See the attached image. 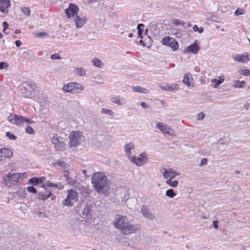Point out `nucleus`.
<instances>
[{
    "mask_svg": "<svg viewBox=\"0 0 250 250\" xmlns=\"http://www.w3.org/2000/svg\"><path fill=\"white\" fill-rule=\"evenodd\" d=\"M69 172L67 171H65L64 176L66 177V180H67L68 183L70 185L73 186L74 185V184L75 183V182L72 178L69 177Z\"/></svg>",
    "mask_w": 250,
    "mask_h": 250,
    "instance_id": "32",
    "label": "nucleus"
},
{
    "mask_svg": "<svg viewBox=\"0 0 250 250\" xmlns=\"http://www.w3.org/2000/svg\"><path fill=\"white\" fill-rule=\"evenodd\" d=\"M92 183L94 188H105L108 184V179L103 173L95 172L92 177Z\"/></svg>",
    "mask_w": 250,
    "mask_h": 250,
    "instance_id": "2",
    "label": "nucleus"
},
{
    "mask_svg": "<svg viewBox=\"0 0 250 250\" xmlns=\"http://www.w3.org/2000/svg\"><path fill=\"white\" fill-rule=\"evenodd\" d=\"M245 14V10L241 8H237L234 12L235 15H240Z\"/></svg>",
    "mask_w": 250,
    "mask_h": 250,
    "instance_id": "40",
    "label": "nucleus"
},
{
    "mask_svg": "<svg viewBox=\"0 0 250 250\" xmlns=\"http://www.w3.org/2000/svg\"><path fill=\"white\" fill-rule=\"evenodd\" d=\"M192 80L193 79L190 73H188L184 75L183 82L186 85L189 86L190 85V83Z\"/></svg>",
    "mask_w": 250,
    "mask_h": 250,
    "instance_id": "22",
    "label": "nucleus"
},
{
    "mask_svg": "<svg viewBox=\"0 0 250 250\" xmlns=\"http://www.w3.org/2000/svg\"><path fill=\"white\" fill-rule=\"evenodd\" d=\"M208 162V160L206 158H203L201 162V164H200V166H203L204 165L207 164Z\"/></svg>",
    "mask_w": 250,
    "mask_h": 250,
    "instance_id": "52",
    "label": "nucleus"
},
{
    "mask_svg": "<svg viewBox=\"0 0 250 250\" xmlns=\"http://www.w3.org/2000/svg\"><path fill=\"white\" fill-rule=\"evenodd\" d=\"M83 89V88L81 84L77 83H69L64 85L63 87V91L66 93H79Z\"/></svg>",
    "mask_w": 250,
    "mask_h": 250,
    "instance_id": "6",
    "label": "nucleus"
},
{
    "mask_svg": "<svg viewBox=\"0 0 250 250\" xmlns=\"http://www.w3.org/2000/svg\"><path fill=\"white\" fill-rule=\"evenodd\" d=\"M21 32V30L20 29H17L15 31V33L16 34H19Z\"/></svg>",
    "mask_w": 250,
    "mask_h": 250,
    "instance_id": "62",
    "label": "nucleus"
},
{
    "mask_svg": "<svg viewBox=\"0 0 250 250\" xmlns=\"http://www.w3.org/2000/svg\"><path fill=\"white\" fill-rule=\"evenodd\" d=\"M7 120L12 124L19 126L23 125L24 123L33 124L34 121L29 118H25L22 116L18 115L14 113H10L7 118Z\"/></svg>",
    "mask_w": 250,
    "mask_h": 250,
    "instance_id": "3",
    "label": "nucleus"
},
{
    "mask_svg": "<svg viewBox=\"0 0 250 250\" xmlns=\"http://www.w3.org/2000/svg\"><path fill=\"white\" fill-rule=\"evenodd\" d=\"M246 84V82L244 81H240L239 80H236L234 82L233 87L234 88H242Z\"/></svg>",
    "mask_w": 250,
    "mask_h": 250,
    "instance_id": "29",
    "label": "nucleus"
},
{
    "mask_svg": "<svg viewBox=\"0 0 250 250\" xmlns=\"http://www.w3.org/2000/svg\"><path fill=\"white\" fill-rule=\"evenodd\" d=\"M134 147V144L131 143L127 144L125 146V152L129 157L131 156V150L133 149Z\"/></svg>",
    "mask_w": 250,
    "mask_h": 250,
    "instance_id": "25",
    "label": "nucleus"
},
{
    "mask_svg": "<svg viewBox=\"0 0 250 250\" xmlns=\"http://www.w3.org/2000/svg\"><path fill=\"white\" fill-rule=\"evenodd\" d=\"M25 188H19L18 190L14 192V197L24 198L26 197Z\"/></svg>",
    "mask_w": 250,
    "mask_h": 250,
    "instance_id": "26",
    "label": "nucleus"
},
{
    "mask_svg": "<svg viewBox=\"0 0 250 250\" xmlns=\"http://www.w3.org/2000/svg\"><path fill=\"white\" fill-rule=\"evenodd\" d=\"M124 244L125 246H130L129 242H127V241H124Z\"/></svg>",
    "mask_w": 250,
    "mask_h": 250,
    "instance_id": "60",
    "label": "nucleus"
},
{
    "mask_svg": "<svg viewBox=\"0 0 250 250\" xmlns=\"http://www.w3.org/2000/svg\"><path fill=\"white\" fill-rule=\"evenodd\" d=\"M218 222L217 221H213V225L215 229H217L219 228L218 225H217Z\"/></svg>",
    "mask_w": 250,
    "mask_h": 250,
    "instance_id": "54",
    "label": "nucleus"
},
{
    "mask_svg": "<svg viewBox=\"0 0 250 250\" xmlns=\"http://www.w3.org/2000/svg\"><path fill=\"white\" fill-rule=\"evenodd\" d=\"M162 43L164 45L170 47L174 51H176L179 48V44L177 41L174 38L169 36L163 38L162 40Z\"/></svg>",
    "mask_w": 250,
    "mask_h": 250,
    "instance_id": "8",
    "label": "nucleus"
},
{
    "mask_svg": "<svg viewBox=\"0 0 250 250\" xmlns=\"http://www.w3.org/2000/svg\"><path fill=\"white\" fill-rule=\"evenodd\" d=\"M240 74L245 76H250V70L247 69H242Z\"/></svg>",
    "mask_w": 250,
    "mask_h": 250,
    "instance_id": "43",
    "label": "nucleus"
},
{
    "mask_svg": "<svg viewBox=\"0 0 250 250\" xmlns=\"http://www.w3.org/2000/svg\"><path fill=\"white\" fill-rule=\"evenodd\" d=\"M111 101L112 103L117 104L119 105L122 104L121 101L120 99V97L118 96L112 97L111 99Z\"/></svg>",
    "mask_w": 250,
    "mask_h": 250,
    "instance_id": "37",
    "label": "nucleus"
},
{
    "mask_svg": "<svg viewBox=\"0 0 250 250\" xmlns=\"http://www.w3.org/2000/svg\"><path fill=\"white\" fill-rule=\"evenodd\" d=\"M34 35L36 37L41 38L46 35V34L44 32L35 33Z\"/></svg>",
    "mask_w": 250,
    "mask_h": 250,
    "instance_id": "47",
    "label": "nucleus"
},
{
    "mask_svg": "<svg viewBox=\"0 0 250 250\" xmlns=\"http://www.w3.org/2000/svg\"><path fill=\"white\" fill-rule=\"evenodd\" d=\"M198 29H199V27H198V26L197 25H195L193 27V30L195 32L198 31Z\"/></svg>",
    "mask_w": 250,
    "mask_h": 250,
    "instance_id": "58",
    "label": "nucleus"
},
{
    "mask_svg": "<svg viewBox=\"0 0 250 250\" xmlns=\"http://www.w3.org/2000/svg\"><path fill=\"white\" fill-rule=\"evenodd\" d=\"M102 112L104 114H108L109 115H113V112L112 110L110 109L103 108L102 110Z\"/></svg>",
    "mask_w": 250,
    "mask_h": 250,
    "instance_id": "42",
    "label": "nucleus"
},
{
    "mask_svg": "<svg viewBox=\"0 0 250 250\" xmlns=\"http://www.w3.org/2000/svg\"><path fill=\"white\" fill-rule=\"evenodd\" d=\"M26 174V172L18 173L9 172L4 177V179L6 182L15 185L17 183L21 182Z\"/></svg>",
    "mask_w": 250,
    "mask_h": 250,
    "instance_id": "4",
    "label": "nucleus"
},
{
    "mask_svg": "<svg viewBox=\"0 0 250 250\" xmlns=\"http://www.w3.org/2000/svg\"><path fill=\"white\" fill-rule=\"evenodd\" d=\"M205 117V114L203 112L199 113L198 114V120H202Z\"/></svg>",
    "mask_w": 250,
    "mask_h": 250,
    "instance_id": "50",
    "label": "nucleus"
},
{
    "mask_svg": "<svg viewBox=\"0 0 250 250\" xmlns=\"http://www.w3.org/2000/svg\"><path fill=\"white\" fill-rule=\"evenodd\" d=\"M66 165H67V164L64 161L57 162V163H55L54 164V166H58L61 167H65Z\"/></svg>",
    "mask_w": 250,
    "mask_h": 250,
    "instance_id": "45",
    "label": "nucleus"
},
{
    "mask_svg": "<svg viewBox=\"0 0 250 250\" xmlns=\"http://www.w3.org/2000/svg\"><path fill=\"white\" fill-rule=\"evenodd\" d=\"M141 212L143 215L149 220H153L155 218V216L148 210L146 207L143 206L141 209Z\"/></svg>",
    "mask_w": 250,
    "mask_h": 250,
    "instance_id": "19",
    "label": "nucleus"
},
{
    "mask_svg": "<svg viewBox=\"0 0 250 250\" xmlns=\"http://www.w3.org/2000/svg\"><path fill=\"white\" fill-rule=\"evenodd\" d=\"M11 6L10 0H0V11L5 14H7L9 9Z\"/></svg>",
    "mask_w": 250,
    "mask_h": 250,
    "instance_id": "13",
    "label": "nucleus"
},
{
    "mask_svg": "<svg viewBox=\"0 0 250 250\" xmlns=\"http://www.w3.org/2000/svg\"><path fill=\"white\" fill-rule=\"evenodd\" d=\"M172 22L173 24H174V25H179L180 24H182L183 25H184V23L181 22L179 21V20H177V19H174V20H172Z\"/></svg>",
    "mask_w": 250,
    "mask_h": 250,
    "instance_id": "49",
    "label": "nucleus"
},
{
    "mask_svg": "<svg viewBox=\"0 0 250 250\" xmlns=\"http://www.w3.org/2000/svg\"><path fill=\"white\" fill-rule=\"evenodd\" d=\"M6 135L7 137L9 138V139L13 140L17 139V137L10 132H7L6 133Z\"/></svg>",
    "mask_w": 250,
    "mask_h": 250,
    "instance_id": "41",
    "label": "nucleus"
},
{
    "mask_svg": "<svg viewBox=\"0 0 250 250\" xmlns=\"http://www.w3.org/2000/svg\"><path fill=\"white\" fill-rule=\"evenodd\" d=\"M74 20L75 22L76 27L78 28H81L87 21L86 18H81L78 16H75Z\"/></svg>",
    "mask_w": 250,
    "mask_h": 250,
    "instance_id": "20",
    "label": "nucleus"
},
{
    "mask_svg": "<svg viewBox=\"0 0 250 250\" xmlns=\"http://www.w3.org/2000/svg\"><path fill=\"white\" fill-rule=\"evenodd\" d=\"M27 191L30 193H35L37 192L36 188H27Z\"/></svg>",
    "mask_w": 250,
    "mask_h": 250,
    "instance_id": "53",
    "label": "nucleus"
},
{
    "mask_svg": "<svg viewBox=\"0 0 250 250\" xmlns=\"http://www.w3.org/2000/svg\"><path fill=\"white\" fill-rule=\"evenodd\" d=\"M132 89L135 92H141L143 93H148L149 92V90L145 88L142 87L140 86H133L132 87Z\"/></svg>",
    "mask_w": 250,
    "mask_h": 250,
    "instance_id": "28",
    "label": "nucleus"
},
{
    "mask_svg": "<svg viewBox=\"0 0 250 250\" xmlns=\"http://www.w3.org/2000/svg\"><path fill=\"white\" fill-rule=\"evenodd\" d=\"M179 173L177 172L172 171L171 169L169 170H165L163 173V176L165 179H168L167 181V183L170 187H176L178 186V182L176 180L172 181V179L176 176L178 175Z\"/></svg>",
    "mask_w": 250,
    "mask_h": 250,
    "instance_id": "5",
    "label": "nucleus"
},
{
    "mask_svg": "<svg viewBox=\"0 0 250 250\" xmlns=\"http://www.w3.org/2000/svg\"><path fill=\"white\" fill-rule=\"evenodd\" d=\"M9 66L8 64L5 62H0V69H2L3 68L7 69Z\"/></svg>",
    "mask_w": 250,
    "mask_h": 250,
    "instance_id": "46",
    "label": "nucleus"
},
{
    "mask_svg": "<svg viewBox=\"0 0 250 250\" xmlns=\"http://www.w3.org/2000/svg\"><path fill=\"white\" fill-rule=\"evenodd\" d=\"M32 85L30 84H27V88L24 87L22 90V94L25 98H30L32 95V92L31 90H28V88H31Z\"/></svg>",
    "mask_w": 250,
    "mask_h": 250,
    "instance_id": "24",
    "label": "nucleus"
},
{
    "mask_svg": "<svg viewBox=\"0 0 250 250\" xmlns=\"http://www.w3.org/2000/svg\"><path fill=\"white\" fill-rule=\"evenodd\" d=\"M202 218L203 219H208V217H207V216H205H205H202Z\"/></svg>",
    "mask_w": 250,
    "mask_h": 250,
    "instance_id": "63",
    "label": "nucleus"
},
{
    "mask_svg": "<svg viewBox=\"0 0 250 250\" xmlns=\"http://www.w3.org/2000/svg\"><path fill=\"white\" fill-rule=\"evenodd\" d=\"M46 180V178L44 176L39 178L34 177L30 179L28 181V184L32 185L30 188H33V186H36L38 184H42Z\"/></svg>",
    "mask_w": 250,
    "mask_h": 250,
    "instance_id": "17",
    "label": "nucleus"
},
{
    "mask_svg": "<svg viewBox=\"0 0 250 250\" xmlns=\"http://www.w3.org/2000/svg\"><path fill=\"white\" fill-rule=\"evenodd\" d=\"M78 193L76 191L71 188L68 190V194L66 198L63 202L64 206H72L74 202L77 201Z\"/></svg>",
    "mask_w": 250,
    "mask_h": 250,
    "instance_id": "7",
    "label": "nucleus"
},
{
    "mask_svg": "<svg viewBox=\"0 0 250 250\" xmlns=\"http://www.w3.org/2000/svg\"><path fill=\"white\" fill-rule=\"evenodd\" d=\"M74 71L77 75L80 76H83L85 75V70L82 67L76 68Z\"/></svg>",
    "mask_w": 250,
    "mask_h": 250,
    "instance_id": "31",
    "label": "nucleus"
},
{
    "mask_svg": "<svg viewBox=\"0 0 250 250\" xmlns=\"http://www.w3.org/2000/svg\"><path fill=\"white\" fill-rule=\"evenodd\" d=\"M131 161L138 166H142L147 162V158L146 153H142L138 157L133 156L130 158Z\"/></svg>",
    "mask_w": 250,
    "mask_h": 250,
    "instance_id": "10",
    "label": "nucleus"
},
{
    "mask_svg": "<svg viewBox=\"0 0 250 250\" xmlns=\"http://www.w3.org/2000/svg\"><path fill=\"white\" fill-rule=\"evenodd\" d=\"M12 155V152L8 148L0 149V162L11 157Z\"/></svg>",
    "mask_w": 250,
    "mask_h": 250,
    "instance_id": "14",
    "label": "nucleus"
},
{
    "mask_svg": "<svg viewBox=\"0 0 250 250\" xmlns=\"http://www.w3.org/2000/svg\"><path fill=\"white\" fill-rule=\"evenodd\" d=\"M15 44L17 46L19 47L21 44V42L20 40H17L15 42Z\"/></svg>",
    "mask_w": 250,
    "mask_h": 250,
    "instance_id": "56",
    "label": "nucleus"
},
{
    "mask_svg": "<svg viewBox=\"0 0 250 250\" xmlns=\"http://www.w3.org/2000/svg\"><path fill=\"white\" fill-rule=\"evenodd\" d=\"M60 142H63L62 141L60 140V137L58 136L57 134H55L52 138V143L55 145H57Z\"/></svg>",
    "mask_w": 250,
    "mask_h": 250,
    "instance_id": "34",
    "label": "nucleus"
},
{
    "mask_svg": "<svg viewBox=\"0 0 250 250\" xmlns=\"http://www.w3.org/2000/svg\"><path fill=\"white\" fill-rule=\"evenodd\" d=\"M144 25L143 24H139L137 26L138 28V34L140 38H142V34L144 31Z\"/></svg>",
    "mask_w": 250,
    "mask_h": 250,
    "instance_id": "33",
    "label": "nucleus"
},
{
    "mask_svg": "<svg viewBox=\"0 0 250 250\" xmlns=\"http://www.w3.org/2000/svg\"><path fill=\"white\" fill-rule=\"evenodd\" d=\"M25 132L29 134H34L35 133V130L29 125L27 126L25 128Z\"/></svg>",
    "mask_w": 250,
    "mask_h": 250,
    "instance_id": "39",
    "label": "nucleus"
},
{
    "mask_svg": "<svg viewBox=\"0 0 250 250\" xmlns=\"http://www.w3.org/2000/svg\"><path fill=\"white\" fill-rule=\"evenodd\" d=\"M82 136V132L81 131H72L69 135V145L70 147L76 146L79 144V140Z\"/></svg>",
    "mask_w": 250,
    "mask_h": 250,
    "instance_id": "9",
    "label": "nucleus"
},
{
    "mask_svg": "<svg viewBox=\"0 0 250 250\" xmlns=\"http://www.w3.org/2000/svg\"><path fill=\"white\" fill-rule=\"evenodd\" d=\"M21 11L26 16H29L30 14V9L29 7H22L21 8Z\"/></svg>",
    "mask_w": 250,
    "mask_h": 250,
    "instance_id": "36",
    "label": "nucleus"
},
{
    "mask_svg": "<svg viewBox=\"0 0 250 250\" xmlns=\"http://www.w3.org/2000/svg\"><path fill=\"white\" fill-rule=\"evenodd\" d=\"M133 36V34L132 33H130L129 35H128V37L129 38H131Z\"/></svg>",
    "mask_w": 250,
    "mask_h": 250,
    "instance_id": "64",
    "label": "nucleus"
},
{
    "mask_svg": "<svg viewBox=\"0 0 250 250\" xmlns=\"http://www.w3.org/2000/svg\"><path fill=\"white\" fill-rule=\"evenodd\" d=\"M52 195L51 191H48L46 188H44V191L41 192L39 194V198L42 200H45Z\"/></svg>",
    "mask_w": 250,
    "mask_h": 250,
    "instance_id": "23",
    "label": "nucleus"
},
{
    "mask_svg": "<svg viewBox=\"0 0 250 250\" xmlns=\"http://www.w3.org/2000/svg\"><path fill=\"white\" fill-rule=\"evenodd\" d=\"M156 126L163 133L172 135L173 133V130L169 126L164 123L158 122L156 124Z\"/></svg>",
    "mask_w": 250,
    "mask_h": 250,
    "instance_id": "12",
    "label": "nucleus"
},
{
    "mask_svg": "<svg viewBox=\"0 0 250 250\" xmlns=\"http://www.w3.org/2000/svg\"><path fill=\"white\" fill-rule=\"evenodd\" d=\"M166 195L168 197L173 198L176 195V193L172 188H169L166 191Z\"/></svg>",
    "mask_w": 250,
    "mask_h": 250,
    "instance_id": "38",
    "label": "nucleus"
},
{
    "mask_svg": "<svg viewBox=\"0 0 250 250\" xmlns=\"http://www.w3.org/2000/svg\"><path fill=\"white\" fill-rule=\"evenodd\" d=\"M79 7L73 3H70L68 8L65 10V13L68 19L76 16L79 11Z\"/></svg>",
    "mask_w": 250,
    "mask_h": 250,
    "instance_id": "11",
    "label": "nucleus"
},
{
    "mask_svg": "<svg viewBox=\"0 0 250 250\" xmlns=\"http://www.w3.org/2000/svg\"><path fill=\"white\" fill-rule=\"evenodd\" d=\"M204 31V28L203 27H200L198 29V32L200 33H202Z\"/></svg>",
    "mask_w": 250,
    "mask_h": 250,
    "instance_id": "59",
    "label": "nucleus"
},
{
    "mask_svg": "<svg viewBox=\"0 0 250 250\" xmlns=\"http://www.w3.org/2000/svg\"><path fill=\"white\" fill-rule=\"evenodd\" d=\"M199 50L200 46L198 45V42L197 41H195L193 43L185 48V52L186 53H191L196 54Z\"/></svg>",
    "mask_w": 250,
    "mask_h": 250,
    "instance_id": "15",
    "label": "nucleus"
},
{
    "mask_svg": "<svg viewBox=\"0 0 250 250\" xmlns=\"http://www.w3.org/2000/svg\"><path fill=\"white\" fill-rule=\"evenodd\" d=\"M98 193L106 194L107 193V188H95Z\"/></svg>",
    "mask_w": 250,
    "mask_h": 250,
    "instance_id": "44",
    "label": "nucleus"
},
{
    "mask_svg": "<svg viewBox=\"0 0 250 250\" xmlns=\"http://www.w3.org/2000/svg\"><path fill=\"white\" fill-rule=\"evenodd\" d=\"M51 59L52 60H60L61 59L60 55L58 54H53L51 56Z\"/></svg>",
    "mask_w": 250,
    "mask_h": 250,
    "instance_id": "48",
    "label": "nucleus"
},
{
    "mask_svg": "<svg viewBox=\"0 0 250 250\" xmlns=\"http://www.w3.org/2000/svg\"><path fill=\"white\" fill-rule=\"evenodd\" d=\"M140 42L141 44L143 46H146L144 41H143L142 40H141L140 41Z\"/></svg>",
    "mask_w": 250,
    "mask_h": 250,
    "instance_id": "61",
    "label": "nucleus"
},
{
    "mask_svg": "<svg viewBox=\"0 0 250 250\" xmlns=\"http://www.w3.org/2000/svg\"><path fill=\"white\" fill-rule=\"evenodd\" d=\"M115 225L117 228L120 229L121 233L124 234L134 233L140 228L138 225L131 224L127 218L123 216H119L116 218Z\"/></svg>",
    "mask_w": 250,
    "mask_h": 250,
    "instance_id": "1",
    "label": "nucleus"
},
{
    "mask_svg": "<svg viewBox=\"0 0 250 250\" xmlns=\"http://www.w3.org/2000/svg\"><path fill=\"white\" fill-rule=\"evenodd\" d=\"M3 27H4V29H3V32L4 33H5V30L8 28V24L7 22L6 21H3Z\"/></svg>",
    "mask_w": 250,
    "mask_h": 250,
    "instance_id": "51",
    "label": "nucleus"
},
{
    "mask_svg": "<svg viewBox=\"0 0 250 250\" xmlns=\"http://www.w3.org/2000/svg\"><path fill=\"white\" fill-rule=\"evenodd\" d=\"M179 85L178 84H166L165 86H161L160 88L163 90L172 91L179 88Z\"/></svg>",
    "mask_w": 250,
    "mask_h": 250,
    "instance_id": "21",
    "label": "nucleus"
},
{
    "mask_svg": "<svg viewBox=\"0 0 250 250\" xmlns=\"http://www.w3.org/2000/svg\"><path fill=\"white\" fill-rule=\"evenodd\" d=\"M93 64L98 67L101 68L103 66V63L101 60L97 58H95L92 60Z\"/></svg>",
    "mask_w": 250,
    "mask_h": 250,
    "instance_id": "30",
    "label": "nucleus"
},
{
    "mask_svg": "<svg viewBox=\"0 0 250 250\" xmlns=\"http://www.w3.org/2000/svg\"><path fill=\"white\" fill-rule=\"evenodd\" d=\"M225 81L224 77L223 76H220L219 79L218 80L216 79H213L211 80L212 83H214L215 85L214 86V88H217L219 84L223 83Z\"/></svg>",
    "mask_w": 250,
    "mask_h": 250,
    "instance_id": "27",
    "label": "nucleus"
},
{
    "mask_svg": "<svg viewBox=\"0 0 250 250\" xmlns=\"http://www.w3.org/2000/svg\"><path fill=\"white\" fill-rule=\"evenodd\" d=\"M233 59L238 62L245 63L250 60L248 53H244L241 55L237 54L233 57Z\"/></svg>",
    "mask_w": 250,
    "mask_h": 250,
    "instance_id": "16",
    "label": "nucleus"
},
{
    "mask_svg": "<svg viewBox=\"0 0 250 250\" xmlns=\"http://www.w3.org/2000/svg\"><path fill=\"white\" fill-rule=\"evenodd\" d=\"M92 205L87 204L82 211V217L88 219L91 218V214L90 212L92 210Z\"/></svg>",
    "mask_w": 250,
    "mask_h": 250,
    "instance_id": "18",
    "label": "nucleus"
},
{
    "mask_svg": "<svg viewBox=\"0 0 250 250\" xmlns=\"http://www.w3.org/2000/svg\"><path fill=\"white\" fill-rule=\"evenodd\" d=\"M64 144L63 142H60L56 145H55L54 147L57 150L61 151L64 148Z\"/></svg>",
    "mask_w": 250,
    "mask_h": 250,
    "instance_id": "35",
    "label": "nucleus"
},
{
    "mask_svg": "<svg viewBox=\"0 0 250 250\" xmlns=\"http://www.w3.org/2000/svg\"><path fill=\"white\" fill-rule=\"evenodd\" d=\"M141 106L144 108H146L148 107V105L145 102H142L141 103Z\"/></svg>",
    "mask_w": 250,
    "mask_h": 250,
    "instance_id": "55",
    "label": "nucleus"
},
{
    "mask_svg": "<svg viewBox=\"0 0 250 250\" xmlns=\"http://www.w3.org/2000/svg\"><path fill=\"white\" fill-rule=\"evenodd\" d=\"M37 214L39 217L45 216V213L42 212H37Z\"/></svg>",
    "mask_w": 250,
    "mask_h": 250,
    "instance_id": "57",
    "label": "nucleus"
}]
</instances>
